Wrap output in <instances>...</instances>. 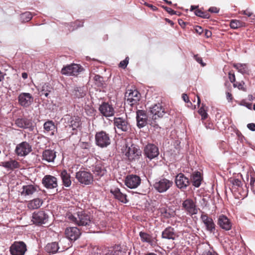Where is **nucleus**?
I'll use <instances>...</instances> for the list:
<instances>
[{
    "instance_id": "nucleus-1",
    "label": "nucleus",
    "mask_w": 255,
    "mask_h": 255,
    "mask_svg": "<svg viewBox=\"0 0 255 255\" xmlns=\"http://www.w3.org/2000/svg\"><path fill=\"white\" fill-rule=\"evenodd\" d=\"M66 218L72 223L79 226H85L88 229L91 228L94 225L90 216L83 211L78 212L75 214L68 213Z\"/></svg>"
},
{
    "instance_id": "nucleus-2",
    "label": "nucleus",
    "mask_w": 255,
    "mask_h": 255,
    "mask_svg": "<svg viewBox=\"0 0 255 255\" xmlns=\"http://www.w3.org/2000/svg\"><path fill=\"white\" fill-rule=\"evenodd\" d=\"M123 152L130 161L139 159L141 155V151L138 146L131 142H126L123 146Z\"/></svg>"
},
{
    "instance_id": "nucleus-3",
    "label": "nucleus",
    "mask_w": 255,
    "mask_h": 255,
    "mask_svg": "<svg viewBox=\"0 0 255 255\" xmlns=\"http://www.w3.org/2000/svg\"><path fill=\"white\" fill-rule=\"evenodd\" d=\"M95 143L97 145L101 148L107 147L111 144V138L109 134L103 130L96 132Z\"/></svg>"
},
{
    "instance_id": "nucleus-4",
    "label": "nucleus",
    "mask_w": 255,
    "mask_h": 255,
    "mask_svg": "<svg viewBox=\"0 0 255 255\" xmlns=\"http://www.w3.org/2000/svg\"><path fill=\"white\" fill-rule=\"evenodd\" d=\"M76 178L80 183L84 185L91 184L93 181L92 174L90 172L85 170L77 172L76 174Z\"/></svg>"
},
{
    "instance_id": "nucleus-5",
    "label": "nucleus",
    "mask_w": 255,
    "mask_h": 255,
    "mask_svg": "<svg viewBox=\"0 0 255 255\" xmlns=\"http://www.w3.org/2000/svg\"><path fill=\"white\" fill-rule=\"evenodd\" d=\"M173 184V182L166 178L156 181L153 185L155 189L159 193L166 192Z\"/></svg>"
},
{
    "instance_id": "nucleus-6",
    "label": "nucleus",
    "mask_w": 255,
    "mask_h": 255,
    "mask_svg": "<svg viewBox=\"0 0 255 255\" xmlns=\"http://www.w3.org/2000/svg\"><path fill=\"white\" fill-rule=\"evenodd\" d=\"M11 255H24L26 251V246L23 242H14L10 247Z\"/></svg>"
},
{
    "instance_id": "nucleus-7",
    "label": "nucleus",
    "mask_w": 255,
    "mask_h": 255,
    "mask_svg": "<svg viewBox=\"0 0 255 255\" xmlns=\"http://www.w3.org/2000/svg\"><path fill=\"white\" fill-rule=\"evenodd\" d=\"M32 151L31 145L26 141L18 144L15 149V153L19 156H25Z\"/></svg>"
},
{
    "instance_id": "nucleus-8",
    "label": "nucleus",
    "mask_w": 255,
    "mask_h": 255,
    "mask_svg": "<svg viewBox=\"0 0 255 255\" xmlns=\"http://www.w3.org/2000/svg\"><path fill=\"white\" fill-rule=\"evenodd\" d=\"M127 103L132 106L137 104L140 99V94L136 90H128L125 94Z\"/></svg>"
},
{
    "instance_id": "nucleus-9",
    "label": "nucleus",
    "mask_w": 255,
    "mask_h": 255,
    "mask_svg": "<svg viewBox=\"0 0 255 255\" xmlns=\"http://www.w3.org/2000/svg\"><path fill=\"white\" fill-rule=\"evenodd\" d=\"M159 154L158 148L154 144L148 143L144 148V154L150 160L157 157Z\"/></svg>"
},
{
    "instance_id": "nucleus-10",
    "label": "nucleus",
    "mask_w": 255,
    "mask_h": 255,
    "mask_svg": "<svg viewBox=\"0 0 255 255\" xmlns=\"http://www.w3.org/2000/svg\"><path fill=\"white\" fill-rule=\"evenodd\" d=\"M176 186L181 190H184L190 185V181L184 174H178L175 179Z\"/></svg>"
},
{
    "instance_id": "nucleus-11",
    "label": "nucleus",
    "mask_w": 255,
    "mask_h": 255,
    "mask_svg": "<svg viewBox=\"0 0 255 255\" xmlns=\"http://www.w3.org/2000/svg\"><path fill=\"white\" fill-rule=\"evenodd\" d=\"M48 218V215L44 211H39L33 213L32 221L35 225H41L46 224Z\"/></svg>"
},
{
    "instance_id": "nucleus-12",
    "label": "nucleus",
    "mask_w": 255,
    "mask_h": 255,
    "mask_svg": "<svg viewBox=\"0 0 255 255\" xmlns=\"http://www.w3.org/2000/svg\"><path fill=\"white\" fill-rule=\"evenodd\" d=\"M82 70L81 66L78 64H71L64 67L61 70L62 74L67 76H76Z\"/></svg>"
},
{
    "instance_id": "nucleus-13",
    "label": "nucleus",
    "mask_w": 255,
    "mask_h": 255,
    "mask_svg": "<svg viewBox=\"0 0 255 255\" xmlns=\"http://www.w3.org/2000/svg\"><path fill=\"white\" fill-rule=\"evenodd\" d=\"M114 124L119 130L126 132L130 128V125L126 117L115 118Z\"/></svg>"
},
{
    "instance_id": "nucleus-14",
    "label": "nucleus",
    "mask_w": 255,
    "mask_h": 255,
    "mask_svg": "<svg viewBox=\"0 0 255 255\" xmlns=\"http://www.w3.org/2000/svg\"><path fill=\"white\" fill-rule=\"evenodd\" d=\"M140 183L141 179L140 177L137 175L133 174L128 175L125 181V185L130 189L137 188Z\"/></svg>"
},
{
    "instance_id": "nucleus-15",
    "label": "nucleus",
    "mask_w": 255,
    "mask_h": 255,
    "mask_svg": "<svg viewBox=\"0 0 255 255\" xmlns=\"http://www.w3.org/2000/svg\"><path fill=\"white\" fill-rule=\"evenodd\" d=\"M19 104L23 107H29L33 101V97L28 93H21L17 98Z\"/></svg>"
},
{
    "instance_id": "nucleus-16",
    "label": "nucleus",
    "mask_w": 255,
    "mask_h": 255,
    "mask_svg": "<svg viewBox=\"0 0 255 255\" xmlns=\"http://www.w3.org/2000/svg\"><path fill=\"white\" fill-rule=\"evenodd\" d=\"M183 208L190 215H195L198 212V209L195 203L191 199H187L182 204Z\"/></svg>"
},
{
    "instance_id": "nucleus-17",
    "label": "nucleus",
    "mask_w": 255,
    "mask_h": 255,
    "mask_svg": "<svg viewBox=\"0 0 255 255\" xmlns=\"http://www.w3.org/2000/svg\"><path fill=\"white\" fill-rule=\"evenodd\" d=\"M217 224L223 230L229 231L232 228V223L226 215L221 214L218 217Z\"/></svg>"
},
{
    "instance_id": "nucleus-18",
    "label": "nucleus",
    "mask_w": 255,
    "mask_h": 255,
    "mask_svg": "<svg viewBox=\"0 0 255 255\" xmlns=\"http://www.w3.org/2000/svg\"><path fill=\"white\" fill-rule=\"evenodd\" d=\"M200 255H219L208 243H203L198 247Z\"/></svg>"
},
{
    "instance_id": "nucleus-19",
    "label": "nucleus",
    "mask_w": 255,
    "mask_h": 255,
    "mask_svg": "<svg viewBox=\"0 0 255 255\" xmlns=\"http://www.w3.org/2000/svg\"><path fill=\"white\" fill-rule=\"evenodd\" d=\"M42 184L47 189H54L57 187V178L50 175H46L44 176L42 181Z\"/></svg>"
},
{
    "instance_id": "nucleus-20",
    "label": "nucleus",
    "mask_w": 255,
    "mask_h": 255,
    "mask_svg": "<svg viewBox=\"0 0 255 255\" xmlns=\"http://www.w3.org/2000/svg\"><path fill=\"white\" fill-rule=\"evenodd\" d=\"M99 110L101 114L106 118L112 117L115 114V110L112 105L108 103H103L100 106Z\"/></svg>"
},
{
    "instance_id": "nucleus-21",
    "label": "nucleus",
    "mask_w": 255,
    "mask_h": 255,
    "mask_svg": "<svg viewBox=\"0 0 255 255\" xmlns=\"http://www.w3.org/2000/svg\"><path fill=\"white\" fill-rule=\"evenodd\" d=\"M201 219L205 225L207 231L210 233H214L216 230V225L212 218L203 213L201 216Z\"/></svg>"
},
{
    "instance_id": "nucleus-22",
    "label": "nucleus",
    "mask_w": 255,
    "mask_h": 255,
    "mask_svg": "<svg viewBox=\"0 0 255 255\" xmlns=\"http://www.w3.org/2000/svg\"><path fill=\"white\" fill-rule=\"evenodd\" d=\"M66 121V125L65 127L66 128H72V130H75L79 127L81 124V120L78 117H68L64 119Z\"/></svg>"
},
{
    "instance_id": "nucleus-23",
    "label": "nucleus",
    "mask_w": 255,
    "mask_h": 255,
    "mask_svg": "<svg viewBox=\"0 0 255 255\" xmlns=\"http://www.w3.org/2000/svg\"><path fill=\"white\" fill-rule=\"evenodd\" d=\"M65 235L67 238L71 241H75L81 235V232L77 227H69L65 230Z\"/></svg>"
},
{
    "instance_id": "nucleus-24",
    "label": "nucleus",
    "mask_w": 255,
    "mask_h": 255,
    "mask_svg": "<svg viewBox=\"0 0 255 255\" xmlns=\"http://www.w3.org/2000/svg\"><path fill=\"white\" fill-rule=\"evenodd\" d=\"M137 126L139 128H143L147 124V116L145 111L137 110L136 111Z\"/></svg>"
},
{
    "instance_id": "nucleus-25",
    "label": "nucleus",
    "mask_w": 255,
    "mask_h": 255,
    "mask_svg": "<svg viewBox=\"0 0 255 255\" xmlns=\"http://www.w3.org/2000/svg\"><path fill=\"white\" fill-rule=\"evenodd\" d=\"M139 236L142 242L147 243L152 247L156 245V239L151 235L146 232L141 231L139 232Z\"/></svg>"
},
{
    "instance_id": "nucleus-26",
    "label": "nucleus",
    "mask_w": 255,
    "mask_h": 255,
    "mask_svg": "<svg viewBox=\"0 0 255 255\" xmlns=\"http://www.w3.org/2000/svg\"><path fill=\"white\" fill-rule=\"evenodd\" d=\"M150 113L153 115V118L156 119L157 118L163 117L165 111L160 104H156L150 108Z\"/></svg>"
},
{
    "instance_id": "nucleus-27",
    "label": "nucleus",
    "mask_w": 255,
    "mask_h": 255,
    "mask_svg": "<svg viewBox=\"0 0 255 255\" xmlns=\"http://www.w3.org/2000/svg\"><path fill=\"white\" fill-rule=\"evenodd\" d=\"M178 236L174 228L171 227L166 228L162 232L161 237L162 239L175 240Z\"/></svg>"
},
{
    "instance_id": "nucleus-28",
    "label": "nucleus",
    "mask_w": 255,
    "mask_h": 255,
    "mask_svg": "<svg viewBox=\"0 0 255 255\" xmlns=\"http://www.w3.org/2000/svg\"><path fill=\"white\" fill-rule=\"evenodd\" d=\"M0 166L5 168L7 171L13 170L20 167V164L16 160L10 159L9 161H3L0 163Z\"/></svg>"
},
{
    "instance_id": "nucleus-29",
    "label": "nucleus",
    "mask_w": 255,
    "mask_h": 255,
    "mask_svg": "<svg viewBox=\"0 0 255 255\" xmlns=\"http://www.w3.org/2000/svg\"><path fill=\"white\" fill-rule=\"evenodd\" d=\"M56 156V152L52 149H45L42 152V159L47 162H53Z\"/></svg>"
},
{
    "instance_id": "nucleus-30",
    "label": "nucleus",
    "mask_w": 255,
    "mask_h": 255,
    "mask_svg": "<svg viewBox=\"0 0 255 255\" xmlns=\"http://www.w3.org/2000/svg\"><path fill=\"white\" fill-rule=\"evenodd\" d=\"M111 193L114 196L115 198L120 202L127 203L128 200L127 198V195L123 193L118 188H115L111 190Z\"/></svg>"
},
{
    "instance_id": "nucleus-31",
    "label": "nucleus",
    "mask_w": 255,
    "mask_h": 255,
    "mask_svg": "<svg viewBox=\"0 0 255 255\" xmlns=\"http://www.w3.org/2000/svg\"><path fill=\"white\" fill-rule=\"evenodd\" d=\"M67 249H68V247H66L65 248H63L61 250L58 243L56 242L49 243L45 247V250L46 252L51 254H55L57 252H63L64 250H67Z\"/></svg>"
},
{
    "instance_id": "nucleus-32",
    "label": "nucleus",
    "mask_w": 255,
    "mask_h": 255,
    "mask_svg": "<svg viewBox=\"0 0 255 255\" xmlns=\"http://www.w3.org/2000/svg\"><path fill=\"white\" fill-rule=\"evenodd\" d=\"M37 191V187L33 185H27L22 187L21 195L26 196H30Z\"/></svg>"
},
{
    "instance_id": "nucleus-33",
    "label": "nucleus",
    "mask_w": 255,
    "mask_h": 255,
    "mask_svg": "<svg viewBox=\"0 0 255 255\" xmlns=\"http://www.w3.org/2000/svg\"><path fill=\"white\" fill-rule=\"evenodd\" d=\"M43 128L46 132H50L51 135H53L56 127L52 121L48 120L44 124Z\"/></svg>"
},
{
    "instance_id": "nucleus-34",
    "label": "nucleus",
    "mask_w": 255,
    "mask_h": 255,
    "mask_svg": "<svg viewBox=\"0 0 255 255\" xmlns=\"http://www.w3.org/2000/svg\"><path fill=\"white\" fill-rule=\"evenodd\" d=\"M60 176L63 185L66 187H69L71 184V177L66 170H63L61 172Z\"/></svg>"
},
{
    "instance_id": "nucleus-35",
    "label": "nucleus",
    "mask_w": 255,
    "mask_h": 255,
    "mask_svg": "<svg viewBox=\"0 0 255 255\" xmlns=\"http://www.w3.org/2000/svg\"><path fill=\"white\" fill-rule=\"evenodd\" d=\"M233 67L242 74H249V70L246 64L235 63Z\"/></svg>"
},
{
    "instance_id": "nucleus-36",
    "label": "nucleus",
    "mask_w": 255,
    "mask_h": 255,
    "mask_svg": "<svg viewBox=\"0 0 255 255\" xmlns=\"http://www.w3.org/2000/svg\"><path fill=\"white\" fill-rule=\"evenodd\" d=\"M42 201L39 198H36L30 201L27 205L29 209L34 210L39 208L42 204Z\"/></svg>"
},
{
    "instance_id": "nucleus-37",
    "label": "nucleus",
    "mask_w": 255,
    "mask_h": 255,
    "mask_svg": "<svg viewBox=\"0 0 255 255\" xmlns=\"http://www.w3.org/2000/svg\"><path fill=\"white\" fill-rule=\"evenodd\" d=\"M192 184L196 187H199L201 183L202 178L200 172H196L191 176Z\"/></svg>"
},
{
    "instance_id": "nucleus-38",
    "label": "nucleus",
    "mask_w": 255,
    "mask_h": 255,
    "mask_svg": "<svg viewBox=\"0 0 255 255\" xmlns=\"http://www.w3.org/2000/svg\"><path fill=\"white\" fill-rule=\"evenodd\" d=\"M158 210L161 215L165 218H169L173 215V213L166 206L160 207Z\"/></svg>"
},
{
    "instance_id": "nucleus-39",
    "label": "nucleus",
    "mask_w": 255,
    "mask_h": 255,
    "mask_svg": "<svg viewBox=\"0 0 255 255\" xmlns=\"http://www.w3.org/2000/svg\"><path fill=\"white\" fill-rule=\"evenodd\" d=\"M84 22L82 20H76L73 23L70 24H66V27L69 31H73L78 27L83 26Z\"/></svg>"
},
{
    "instance_id": "nucleus-40",
    "label": "nucleus",
    "mask_w": 255,
    "mask_h": 255,
    "mask_svg": "<svg viewBox=\"0 0 255 255\" xmlns=\"http://www.w3.org/2000/svg\"><path fill=\"white\" fill-rule=\"evenodd\" d=\"M93 171L95 175L99 177L103 176L106 173V170L104 167L100 165H96L94 168Z\"/></svg>"
},
{
    "instance_id": "nucleus-41",
    "label": "nucleus",
    "mask_w": 255,
    "mask_h": 255,
    "mask_svg": "<svg viewBox=\"0 0 255 255\" xmlns=\"http://www.w3.org/2000/svg\"><path fill=\"white\" fill-rule=\"evenodd\" d=\"M74 95L76 98H82L86 95V91L83 87H76L74 89Z\"/></svg>"
},
{
    "instance_id": "nucleus-42",
    "label": "nucleus",
    "mask_w": 255,
    "mask_h": 255,
    "mask_svg": "<svg viewBox=\"0 0 255 255\" xmlns=\"http://www.w3.org/2000/svg\"><path fill=\"white\" fill-rule=\"evenodd\" d=\"M15 125L20 128H26L28 126V122L26 119L19 118L16 120Z\"/></svg>"
},
{
    "instance_id": "nucleus-43",
    "label": "nucleus",
    "mask_w": 255,
    "mask_h": 255,
    "mask_svg": "<svg viewBox=\"0 0 255 255\" xmlns=\"http://www.w3.org/2000/svg\"><path fill=\"white\" fill-rule=\"evenodd\" d=\"M33 14L29 11L25 12L20 15V20L23 22H26L30 21L32 17Z\"/></svg>"
},
{
    "instance_id": "nucleus-44",
    "label": "nucleus",
    "mask_w": 255,
    "mask_h": 255,
    "mask_svg": "<svg viewBox=\"0 0 255 255\" xmlns=\"http://www.w3.org/2000/svg\"><path fill=\"white\" fill-rule=\"evenodd\" d=\"M229 182L232 185V188L235 189H238L243 185L241 180L237 178H231L229 179Z\"/></svg>"
},
{
    "instance_id": "nucleus-45",
    "label": "nucleus",
    "mask_w": 255,
    "mask_h": 255,
    "mask_svg": "<svg viewBox=\"0 0 255 255\" xmlns=\"http://www.w3.org/2000/svg\"><path fill=\"white\" fill-rule=\"evenodd\" d=\"M51 87L48 84H44L42 87L41 94L44 95L46 97L49 95V93L51 91Z\"/></svg>"
},
{
    "instance_id": "nucleus-46",
    "label": "nucleus",
    "mask_w": 255,
    "mask_h": 255,
    "mask_svg": "<svg viewBox=\"0 0 255 255\" xmlns=\"http://www.w3.org/2000/svg\"><path fill=\"white\" fill-rule=\"evenodd\" d=\"M94 80L95 81V84L98 87H103L104 84V81L103 80V77L100 76L98 75H95L94 77Z\"/></svg>"
},
{
    "instance_id": "nucleus-47",
    "label": "nucleus",
    "mask_w": 255,
    "mask_h": 255,
    "mask_svg": "<svg viewBox=\"0 0 255 255\" xmlns=\"http://www.w3.org/2000/svg\"><path fill=\"white\" fill-rule=\"evenodd\" d=\"M194 13L196 15L203 18H209L210 17V15L208 12L203 11L201 9L196 10Z\"/></svg>"
},
{
    "instance_id": "nucleus-48",
    "label": "nucleus",
    "mask_w": 255,
    "mask_h": 255,
    "mask_svg": "<svg viewBox=\"0 0 255 255\" xmlns=\"http://www.w3.org/2000/svg\"><path fill=\"white\" fill-rule=\"evenodd\" d=\"M242 26V22L236 19H233L230 22V26L233 29H237Z\"/></svg>"
},
{
    "instance_id": "nucleus-49",
    "label": "nucleus",
    "mask_w": 255,
    "mask_h": 255,
    "mask_svg": "<svg viewBox=\"0 0 255 255\" xmlns=\"http://www.w3.org/2000/svg\"><path fill=\"white\" fill-rule=\"evenodd\" d=\"M198 113L201 116L202 120H205L208 117L207 110L203 107H201L198 110Z\"/></svg>"
},
{
    "instance_id": "nucleus-50",
    "label": "nucleus",
    "mask_w": 255,
    "mask_h": 255,
    "mask_svg": "<svg viewBox=\"0 0 255 255\" xmlns=\"http://www.w3.org/2000/svg\"><path fill=\"white\" fill-rule=\"evenodd\" d=\"M105 255H125V253L121 250H116L115 251H109Z\"/></svg>"
},
{
    "instance_id": "nucleus-51",
    "label": "nucleus",
    "mask_w": 255,
    "mask_h": 255,
    "mask_svg": "<svg viewBox=\"0 0 255 255\" xmlns=\"http://www.w3.org/2000/svg\"><path fill=\"white\" fill-rule=\"evenodd\" d=\"M128 63V57H126L124 60L122 61L119 64V67L125 69L127 67Z\"/></svg>"
},
{
    "instance_id": "nucleus-52",
    "label": "nucleus",
    "mask_w": 255,
    "mask_h": 255,
    "mask_svg": "<svg viewBox=\"0 0 255 255\" xmlns=\"http://www.w3.org/2000/svg\"><path fill=\"white\" fill-rule=\"evenodd\" d=\"M194 59L199 63H200L203 67L205 66V63H204L201 57H199L198 55H195L194 56Z\"/></svg>"
},
{
    "instance_id": "nucleus-53",
    "label": "nucleus",
    "mask_w": 255,
    "mask_h": 255,
    "mask_svg": "<svg viewBox=\"0 0 255 255\" xmlns=\"http://www.w3.org/2000/svg\"><path fill=\"white\" fill-rule=\"evenodd\" d=\"M244 82H240V83H237V84H234V87H237L240 90H243L244 91H245V88L244 87Z\"/></svg>"
},
{
    "instance_id": "nucleus-54",
    "label": "nucleus",
    "mask_w": 255,
    "mask_h": 255,
    "mask_svg": "<svg viewBox=\"0 0 255 255\" xmlns=\"http://www.w3.org/2000/svg\"><path fill=\"white\" fill-rule=\"evenodd\" d=\"M163 8L165 9V10L168 12L171 15H173L176 14V11L172 9L171 8L167 7V6H164Z\"/></svg>"
},
{
    "instance_id": "nucleus-55",
    "label": "nucleus",
    "mask_w": 255,
    "mask_h": 255,
    "mask_svg": "<svg viewBox=\"0 0 255 255\" xmlns=\"http://www.w3.org/2000/svg\"><path fill=\"white\" fill-rule=\"evenodd\" d=\"M247 128L251 131H255V124L250 123L247 125Z\"/></svg>"
},
{
    "instance_id": "nucleus-56",
    "label": "nucleus",
    "mask_w": 255,
    "mask_h": 255,
    "mask_svg": "<svg viewBox=\"0 0 255 255\" xmlns=\"http://www.w3.org/2000/svg\"><path fill=\"white\" fill-rule=\"evenodd\" d=\"M208 10L212 13H218L219 11V9L217 7L214 6L210 7Z\"/></svg>"
},
{
    "instance_id": "nucleus-57",
    "label": "nucleus",
    "mask_w": 255,
    "mask_h": 255,
    "mask_svg": "<svg viewBox=\"0 0 255 255\" xmlns=\"http://www.w3.org/2000/svg\"><path fill=\"white\" fill-rule=\"evenodd\" d=\"M229 78L231 82L233 83L235 81L236 78L234 74H232L231 72L229 73Z\"/></svg>"
},
{
    "instance_id": "nucleus-58",
    "label": "nucleus",
    "mask_w": 255,
    "mask_h": 255,
    "mask_svg": "<svg viewBox=\"0 0 255 255\" xmlns=\"http://www.w3.org/2000/svg\"><path fill=\"white\" fill-rule=\"evenodd\" d=\"M182 99L185 102L187 103H189L190 105L192 104L190 102L189 98L186 94H183L182 95Z\"/></svg>"
},
{
    "instance_id": "nucleus-59",
    "label": "nucleus",
    "mask_w": 255,
    "mask_h": 255,
    "mask_svg": "<svg viewBox=\"0 0 255 255\" xmlns=\"http://www.w3.org/2000/svg\"><path fill=\"white\" fill-rule=\"evenodd\" d=\"M195 30L196 32L199 34H201L203 32V28L200 26H196Z\"/></svg>"
},
{
    "instance_id": "nucleus-60",
    "label": "nucleus",
    "mask_w": 255,
    "mask_h": 255,
    "mask_svg": "<svg viewBox=\"0 0 255 255\" xmlns=\"http://www.w3.org/2000/svg\"><path fill=\"white\" fill-rule=\"evenodd\" d=\"M205 36L207 37V38H209L212 35V32L211 31L209 30H207L206 29L205 31Z\"/></svg>"
},
{
    "instance_id": "nucleus-61",
    "label": "nucleus",
    "mask_w": 255,
    "mask_h": 255,
    "mask_svg": "<svg viewBox=\"0 0 255 255\" xmlns=\"http://www.w3.org/2000/svg\"><path fill=\"white\" fill-rule=\"evenodd\" d=\"M226 97H227V100L229 102L232 101V94L230 93H229V92L226 93Z\"/></svg>"
},
{
    "instance_id": "nucleus-62",
    "label": "nucleus",
    "mask_w": 255,
    "mask_h": 255,
    "mask_svg": "<svg viewBox=\"0 0 255 255\" xmlns=\"http://www.w3.org/2000/svg\"><path fill=\"white\" fill-rule=\"evenodd\" d=\"M204 125H205V127H206V128L207 129H213V125H212V124H210V123H209V124H207V123H204Z\"/></svg>"
},
{
    "instance_id": "nucleus-63",
    "label": "nucleus",
    "mask_w": 255,
    "mask_h": 255,
    "mask_svg": "<svg viewBox=\"0 0 255 255\" xmlns=\"http://www.w3.org/2000/svg\"><path fill=\"white\" fill-rule=\"evenodd\" d=\"M178 23L181 26H182L183 27H185V22L182 19H179Z\"/></svg>"
},
{
    "instance_id": "nucleus-64",
    "label": "nucleus",
    "mask_w": 255,
    "mask_h": 255,
    "mask_svg": "<svg viewBox=\"0 0 255 255\" xmlns=\"http://www.w3.org/2000/svg\"><path fill=\"white\" fill-rule=\"evenodd\" d=\"M151 125L153 127L154 129H159L160 128L159 126L157 124H156L155 123H152L151 124Z\"/></svg>"
}]
</instances>
